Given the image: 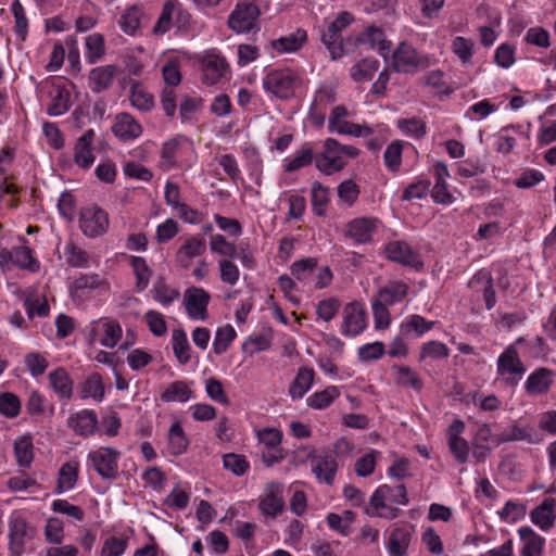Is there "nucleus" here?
Here are the masks:
<instances>
[{"label": "nucleus", "mask_w": 556, "mask_h": 556, "mask_svg": "<svg viewBox=\"0 0 556 556\" xmlns=\"http://www.w3.org/2000/svg\"><path fill=\"white\" fill-rule=\"evenodd\" d=\"M526 343V339L520 337L514 344H509L503 353L500 354L496 362L497 377L507 386L515 388L527 371L525 364L519 357L516 345Z\"/></svg>", "instance_id": "f257e3e1"}, {"label": "nucleus", "mask_w": 556, "mask_h": 556, "mask_svg": "<svg viewBox=\"0 0 556 556\" xmlns=\"http://www.w3.org/2000/svg\"><path fill=\"white\" fill-rule=\"evenodd\" d=\"M301 77L290 68L275 70L266 75L263 80L264 88L279 99H290L294 96L295 88L301 85Z\"/></svg>", "instance_id": "f03ea898"}, {"label": "nucleus", "mask_w": 556, "mask_h": 556, "mask_svg": "<svg viewBox=\"0 0 556 556\" xmlns=\"http://www.w3.org/2000/svg\"><path fill=\"white\" fill-rule=\"evenodd\" d=\"M78 224L81 232L93 239L108 232L110 217L106 211L93 204L80 208Z\"/></svg>", "instance_id": "7ed1b4c3"}, {"label": "nucleus", "mask_w": 556, "mask_h": 556, "mask_svg": "<svg viewBox=\"0 0 556 556\" xmlns=\"http://www.w3.org/2000/svg\"><path fill=\"white\" fill-rule=\"evenodd\" d=\"M353 15L346 11L338 14L321 35V41L328 49L331 59L337 60L344 54V43L341 33L352 23Z\"/></svg>", "instance_id": "20e7f679"}, {"label": "nucleus", "mask_w": 556, "mask_h": 556, "mask_svg": "<svg viewBox=\"0 0 556 556\" xmlns=\"http://www.w3.org/2000/svg\"><path fill=\"white\" fill-rule=\"evenodd\" d=\"M121 452L109 446H100L88 454V460L103 479L113 480L118 475Z\"/></svg>", "instance_id": "39448f33"}, {"label": "nucleus", "mask_w": 556, "mask_h": 556, "mask_svg": "<svg viewBox=\"0 0 556 556\" xmlns=\"http://www.w3.org/2000/svg\"><path fill=\"white\" fill-rule=\"evenodd\" d=\"M8 551L9 556H22L25 553L30 530L27 519L20 513H13L9 519Z\"/></svg>", "instance_id": "423d86ee"}, {"label": "nucleus", "mask_w": 556, "mask_h": 556, "mask_svg": "<svg viewBox=\"0 0 556 556\" xmlns=\"http://www.w3.org/2000/svg\"><path fill=\"white\" fill-rule=\"evenodd\" d=\"M123 330L118 321L111 318H101L91 324L89 343L99 342L105 348H115L122 339Z\"/></svg>", "instance_id": "0eeeda50"}, {"label": "nucleus", "mask_w": 556, "mask_h": 556, "mask_svg": "<svg viewBox=\"0 0 556 556\" xmlns=\"http://www.w3.org/2000/svg\"><path fill=\"white\" fill-rule=\"evenodd\" d=\"M260 8L253 2H239L228 18V26L237 34L250 33L256 27Z\"/></svg>", "instance_id": "6e6552de"}, {"label": "nucleus", "mask_w": 556, "mask_h": 556, "mask_svg": "<svg viewBox=\"0 0 556 556\" xmlns=\"http://www.w3.org/2000/svg\"><path fill=\"white\" fill-rule=\"evenodd\" d=\"M315 165L326 175L340 172L345 167L346 162L341 155L338 140L328 138L325 141L324 151L315 156Z\"/></svg>", "instance_id": "1a4fd4ad"}, {"label": "nucleus", "mask_w": 556, "mask_h": 556, "mask_svg": "<svg viewBox=\"0 0 556 556\" xmlns=\"http://www.w3.org/2000/svg\"><path fill=\"white\" fill-rule=\"evenodd\" d=\"M342 317L341 332L346 337H355L366 327V311L359 302L346 304Z\"/></svg>", "instance_id": "9d476101"}, {"label": "nucleus", "mask_w": 556, "mask_h": 556, "mask_svg": "<svg viewBox=\"0 0 556 556\" xmlns=\"http://www.w3.org/2000/svg\"><path fill=\"white\" fill-rule=\"evenodd\" d=\"M387 257L393 262L415 269L422 267L419 254L405 241H391L386 245Z\"/></svg>", "instance_id": "9b49d317"}, {"label": "nucleus", "mask_w": 556, "mask_h": 556, "mask_svg": "<svg viewBox=\"0 0 556 556\" xmlns=\"http://www.w3.org/2000/svg\"><path fill=\"white\" fill-rule=\"evenodd\" d=\"M419 66L417 51L412 46L401 42L392 54V70L397 73H414Z\"/></svg>", "instance_id": "f8f14e48"}, {"label": "nucleus", "mask_w": 556, "mask_h": 556, "mask_svg": "<svg viewBox=\"0 0 556 556\" xmlns=\"http://www.w3.org/2000/svg\"><path fill=\"white\" fill-rule=\"evenodd\" d=\"M384 502L391 504L407 505L408 497L404 484L391 486L388 484L380 485L370 497V505L374 508L384 507Z\"/></svg>", "instance_id": "ddd939ff"}, {"label": "nucleus", "mask_w": 556, "mask_h": 556, "mask_svg": "<svg viewBox=\"0 0 556 556\" xmlns=\"http://www.w3.org/2000/svg\"><path fill=\"white\" fill-rule=\"evenodd\" d=\"M112 131L122 141H132L142 135L143 128L130 113L122 112L116 114Z\"/></svg>", "instance_id": "4468645a"}, {"label": "nucleus", "mask_w": 556, "mask_h": 556, "mask_svg": "<svg viewBox=\"0 0 556 556\" xmlns=\"http://www.w3.org/2000/svg\"><path fill=\"white\" fill-rule=\"evenodd\" d=\"M208 294L201 288L190 287L184 293L187 314L192 319H205Z\"/></svg>", "instance_id": "2eb2a0df"}, {"label": "nucleus", "mask_w": 556, "mask_h": 556, "mask_svg": "<svg viewBox=\"0 0 556 556\" xmlns=\"http://www.w3.org/2000/svg\"><path fill=\"white\" fill-rule=\"evenodd\" d=\"M554 379V370L547 367L536 368L528 376L525 382V391L529 395L546 394L549 392Z\"/></svg>", "instance_id": "dca6fc26"}, {"label": "nucleus", "mask_w": 556, "mask_h": 556, "mask_svg": "<svg viewBox=\"0 0 556 556\" xmlns=\"http://www.w3.org/2000/svg\"><path fill=\"white\" fill-rule=\"evenodd\" d=\"M412 539L413 533L409 527H393L386 542V547L389 553V556H407Z\"/></svg>", "instance_id": "f3484780"}, {"label": "nucleus", "mask_w": 556, "mask_h": 556, "mask_svg": "<svg viewBox=\"0 0 556 556\" xmlns=\"http://www.w3.org/2000/svg\"><path fill=\"white\" fill-rule=\"evenodd\" d=\"M377 223L378 220L372 217L355 218L346 225L345 235L353 239L355 243H368L377 229Z\"/></svg>", "instance_id": "a211bd4d"}, {"label": "nucleus", "mask_w": 556, "mask_h": 556, "mask_svg": "<svg viewBox=\"0 0 556 556\" xmlns=\"http://www.w3.org/2000/svg\"><path fill=\"white\" fill-rule=\"evenodd\" d=\"M308 457H312V472L316 479L319 482L332 485L338 470L336 458L332 455L313 456V453H309Z\"/></svg>", "instance_id": "6ab92c4d"}, {"label": "nucleus", "mask_w": 556, "mask_h": 556, "mask_svg": "<svg viewBox=\"0 0 556 556\" xmlns=\"http://www.w3.org/2000/svg\"><path fill=\"white\" fill-rule=\"evenodd\" d=\"M285 507L282 488L279 483H269L265 489V496L260 502V509L264 515L276 517Z\"/></svg>", "instance_id": "aec40b11"}, {"label": "nucleus", "mask_w": 556, "mask_h": 556, "mask_svg": "<svg viewBox=\"0 0 556 556\" xmlns=\"http://www.w3.org/2000/svg\"><path fill=\"white\" fill-rule=\"evenodd\" d=\"M525 441L528 443H534L532 433L529 431L528 426L521 420H514L507 428L502 432L493 437L495 445L500 446L509 442Z\"/></svg>", "instance_id": "412c9836"}, {"label": "nucleus", "mask_w": 556, "mask_h": 556, "mask_svg": "<svg viewBox=\"0 0 556 556\" xmlns=\"http://www.w3.org/2000/svg\"><path fill=\"white\" fill-rule=\"evenodd\" d=\"M68 427L81 437H89L98 428V417L93 410L83 409L68 418Z\"/></svg>", "instance_id": "4be33fe9"}, {"label": "nucleus", "mask_w": 556, "mask_h": 556, "mask_svg": "<svg viewBox=\"0 0 556 556\" xmlns=\"http://www.w3.org/2000/svg\"><path fill=\"white\" fill-rule=\"evenodd\" d=\"M94 140V131L88 129L81 137L78 138L74 148V161L76 165L81 168H89L93 162L94 156L92 153V143Z\"/></svg>", "instance_id": "5701e85b"}, {"label": "nucleus", "mask_w": 556, "mask_h": 556, "mask_svg": "<svg viewBox=\"0 0 556 556\" xmlns=\"http://www.w3.org/2000/svg\"><path fill=\"white\" fill-rule=\"evenodd\" d=\"M307 42V33L303 28H298L295 31L280 37L278 39H274L270 41L271 48L278 52L282 53H293L301 50L304 45Z\"/></svg>", "instance_id": "b1692460"}, {"label": "nucleus", "mask_w": 556, "mask_h": 556, "mask_svg": "<svg viewBox=\"0 0 556 556\" xmlns=\"http://www.w3.org/2000/svg\"><path fill=\"white\" fill-rule=\"evenodd\" d=\"M117 74V66L113 64L98 66L89 72V87L93 92H102L111 87Z\"/></svg>", "instance_id": "393cba45"}, {"label": "nucleus", "mask_w": 556, "mask_h": 556, "mask_svg": "<svg viewBox=\"0 0 556 556\" xmlns=\"http://www.w3.org/2000/svg\"><path fill=\"white\" fill-rule=\"evenodd\" d=\"M205 250L206 242L203 238L190 237L178 249L176 260L184 268H188L192 260L202 255Z\"/></svg>", "instance_id": "a878e982"}, {"label": "nucleus", "mask_w": 556, "mask_h": 556, "mask_svg": "<svg viewBox=\"0 0 556 556\" xmlns=\"http://www.w3.org/2000/svg\"><path fill=\"white\" fill-rule=\"evenodd\" d=\"M555 506V498H545L539 506L532 509L530 514L531 521L544 531L551 529L556 519Z\"/></svg>", "instance_id": "bb28decb"}, {"label": "nucleus", "mask_w": 556, "mask_h": 556, "mask_svg": "<svg viewBox=\"0 0 556 556\" xmlns=\"http://www.w3.org/2000/svg\"><path fill=\"white\" fill-rule=\"evenodd\" d=\"M180 18L184 15L180 3L177 0H166L162 7L161 14L152 29L154 35H164L172 28L173 17Z\"/></svg>", "instance_id": "cd10ccee"}, {"label": "nucleus", "mask_w": 556, "mask_h": 556, "mask_svg": "<svg viewBox=\"0 0 556 556\" xmlns=\"http://www.w3.org/2000/svg\"><path fill=\"white\" fill-rule=\"evenodd\" d=\"M408 290L409 287L404 281H389L384 287L379 289L375 300L389 306L402 302L407 296Z\"/></svg>", "instance_id": "c85d7f7f"}, {"label": "nucleus", "mask_w": 556, "mask_h": 556, "mask_svg": "<svg viewBox=\"0 0 556 556\" xmlns=\"http://www.w3.org/2000/svg\"><path fill=\"white\" fill-rule=\"evenodd\" d=\"M79 463L77 460H68L64 463L58 472V481L54 492L62 494L73 490L78 481Z\"/></svg>", "instance_id": "c756f323"}, {"label": "nucleus", "mask_w": 556, "mask_h": 556, "mask_svg": "<svg viewBox=\"0 0 556 556\" xmlns=\"http://www.w3.org/2000/svg\"><path fill=\"white\" fill-rule=\"evenodd\" d=\"M362 42H368L371 49L378 50L384 56L391 47V42L386 39L383 30L376 26L367 27L362 34L354 38L355 45Z\"/></svg>", "instance_id": "7c9ffc66"}, {"label": "nucleus", "mask_w": 556, "mask_h": 556, "mask_svg": "<svg viewBox=\"0 0 556 556\" xmlns=\"http://www.w3.org/2000/svg\"><path fill=\"white\" fill-rule=\"evenodd\" d=\"M49 93L51 96V103L48 106L49 115L59 116L70 110V92L64 86L51 83Z\"/></svg>", "instance_id": "2f4dec72"}, {"label": "nucleus", "mask_w": 556, "mask_h": 556, "mask_svg": "<svg viewBox=\"0 0 556 556\" xmlns=\"http://www.w3.org/2000/svg\"><path fill=\"white\" fill-rule=\"evenodd\" d=\"M79 396L83 400L93 399L101 402L105 396V388L102 377L98 372L90 374L79 386Z\"/></svg>", "instance_id": "473e14b6"}, {"label": "nucleus", "mask_w": 556, "mask_h": 556, "mask_svg": "<svg viewBox=\"0 0 556 556\" xmlns=\"http://www.w3.org/2000/svg\"><path fill=\"white\" fill-rule=\"evenodd\" d=\"M315 378L313 368L300 367L295 378L289 388V395L293 399H302L305 393L311 389Z\"/></svg>", "instance_id": "72a5a7b5"}, {"label": "nucleus", "mask_w": 556, "mask_h": 556, "mask_svg": "<svg viewBox=\"0 0 556 556\" xmlns=\"http://www.w3.org/2000/svg\"><path fill=\"white\" fill-rule=\"evenodd\" d=\"M143 18L142 7L134 4L122 13L118 25L125 34L134 36L140 29Z\"/></svg>", "instance_id": "f704fd0d"}, {"label": "nucleus", "mask_w": 556, "mask_h": 556, "mask_svg": "<svg viewBox=\"0 0 556 556\" xmlns=\"http://www.w3.org/2000/svg\"><path fill=\"white\" fill-rule=\"evenodd\" d=\"M49 382L53 391L60 399H71L73 395V380L68 372L59 367L51 371L48 376Z\"/></svg>", "instance_id": "c9c22d12"}, {"label": "nucleus", "mask_w": 556, "mask_h": 556, "mask_svg": "<svg viewBox=\"0 0 556 556\" xmlns=\"http://www.w3.org/2000/svg\"><path fill=\"white\" fill-rule=\"evenodd\" d=\"M520 539L523 541L521 556H542L545 540L536 534L530 527H521L518 530Z\"/></svg>", "instance_id": "e433bc0d"}, {"label": "nucleus", "mask_w": 556, "mask_h": 556, "mask_svg": "<svg viewBox=\"0 0 556 556\" xmlns=\"http://www.w3.org/2000/svg\"><path fill=\"white\" fill-rule=\"evenodd\" d=\"M129 101L134 108L141 112H149L154 108V97L140 81L131 84Z\"/></svg>", "instance_id": "4c0bfd02"}, {"label": "nucleus", "mask_w": 556, "mask_h": 556, "mask_svg": "<svg viewBox=\"0 0 556 556\" xmlns=\"http://www.w3.org/2000/svg\"><path fill=\"white\" fill-rule=\"evenodd\" d=\"M130 266L136 277L135 289L137 292H142L149 286L152 277V269L149 267L147 261L141 256H130Z\"/></svg>", "instance_id": "58836bf2"}, {"label": "nucleus", "mask_w": 556, "mask_h": 556, "mask_svg": "<svg viewBox=\"0 0 556 556\" xmlns=\"http://www.w3.org/2000/svg\"><path fill=\"white\" fill-rule=\"evenodd\" d=\"M378 70L379 61L374 58H366L351 67V77L355 83L369 81Z\"/></svg>", "instance_id": "ea45409f"}, {"label": "nucleus", "mask_w": 556, "mask_h": 556, "mask_svg": "<svg viewBox=\"0 0 556 556\" xmlns=\"http://www.w3.org/2000/svg\"><path fill=\"white\" fill-rule=\"evenodd\" d=\"M85 56L89 64H94L105 55V40L102 34L94 33L85 40Z\"/></svg>", "instance_id": "a19ab883"}, {"label": "nucleus", "mask_w": 556, "mask_h": 556, "mask_svg": "<svg viewBox=\"0 0 556 556\" xmlns=\"http://www.w3.org/2000/svg\"><path fill=\"white\" fill-rule=\"evenodd\" d=\"M162 77L166 85L165 88H173L180 85L182 79L180 60L176 56H169L165 60L162 70Z\"/></svg>", "instance_id": "79ce46f5"}, {"label": "nucleus", "mask_w": 556, "mask_h": 556, "mask_svg": "<svg viewBox=\"0 0 556 556\" xmlns=\"http://www.w3.org/2000/svg\"><path fill=\"white\" fill-rule=\"evenodd\" d=\"M172 348L175 357L180 364H187L191 358V349L186 332L182 329H174L172 332Z\"/></svg>", "instance_id": "37998d69"}, {"label": "nucleus", "mask_w": 556, "mask_h": 556, "mask_svg": "<svg viewBox=\"0 0 556 556\" xmlns=\"http://www.w3.org/2000/svg\"><path fill=\"white\" fill-rule=\"evenodd\" d=\"M392 370L396 374L395 382L403 388L420 391L424 387L421 379L408 366L394 365Z\"/></svg>", "instance_id": "c03bdc74"}, {"label": "nucleus", "mask_w": 556, "mask_h": 556, "mask_svg": "<svg viewBox=\"0 0 556 556\" xmlns=\"http://www.w3.org/2000/svg\"><path fill=\"white\" fill-rule=\"evenodd\" d=\"M193 396V392L184 381L172 382L161 394L163 402H187Z\"/></svg>", "instance_id": "a18cd8bd"}, {"label": "nucleus", "mask_w": 556, "mask_h": 556, "mask_svg": "<svg viewBox=\"0 0 556 556\" xmlns=\"http://www.w3.org/2000/svg\"><path fill=\"white\" fill-rule=\"evenodd\" d=\"M317 266L318 260L316 257L299 260L290 267L291 276L300 282H307L317 269Z\"/></svg>", "instance_id": "49530a36"}, {"label": "nucleus", "mask_w": 556, "mask_h": 556, "mask_svg": "<svg viewBox=\"0 0 556 556\" xmlns=\"http://www.w3.org/2000/svg\"><path fill=\"white\" fill-rule=\"evenodd\" d=\"M340 390L336 386H329L323 391H317L307 399V405L314 409L327 408L337 397Z\"/></svg>", "instance_id": "de8ad7c7"}, {"label": "nucleus", "mask_w": 556, "mask_h": 556, "mask_svg": "<svg viewBox=\"0 0 556 556\" xmlns=\"http://www.w3.org/2000/svg\"><path fill=\"white\" fill-rule=\"evenodd\" d=\"M12 266L35 273L39 269V262L34 258L30 248L25 245L14 247Z\"/></svg>", "instance_id": "09e8293b"}, {"label": "nucleus", "mask_w": 556, "mask_h": 556, "mask_svg": "<svg viewBox=\"0 0 556 556\" xmlns=\"http://www.w3.org/2000/svg\"><path fill=\"white\" fill-rule=\"evenodd\" d=\"M188 439L179 422H174L168 431V448L172 455H180L188 447Z\"/></svg>", "instance_id": "8fccbe9b"}, {"label": "nucleus", "mask_w": 556, "mask_h": 556, "mask_svg": "<svg viewBox=\"0 0 556 556\" xmlns=\"http://www.w3.org/2000/svg\"><path fill=\"white\" fill-rule=\"evenodd\" d=\"M43 535L47 543L60 545L64 541V522L58 517H49L43 528Z\"/></svg>", "instance_id": "3c124183"}, {"label": "nucleus", "mask_w": 556, "mask_h": 556, "mask_svg": "<svg viewBox=\"0 0 556 556\" xmlns=\"http://www.w3.org/2000/svg\"><path fill=\"white\" fill-rule=\"evenodd\" d=\"M450 355V349L446 344L432 340L422 344L419 353V362H424L426 358L441 359L447 358Z\"/></svg>", "instance_id": "603ef678"}, {"label": "nucleus", "mask_w": 556, "mask_h": 556, "mask_svg": "<svg viewBox=\"0 0 556 556\" xmlns=\"http://www.w3.org/2000/svg\"><path fill=\"white\" fill-rule=\"evenodd\" d=\"M103 286H108L106 281L100 277L98 274H83L71 285L72 292H79L84 290H93L101 288Z\"/></svg>", "instance_id": "864d4df0"}, {"label": "nucleus", "mask_w": 556, "mask_h": 556, "mask_svg": "<svg viewBox=\"0 0 556 556\" xmlns=\"http://www.w3.org/2000/svg\"><path fill=\"white\" fill-rule=\"evenodd\" d=\"M153 298L163 305H169L179 298V291L170 287L162 278L157 279L153 287Z\"/></svg>", "instance_id": "5fc2aeb1"}, {"label": "nucleus", "mask_w": 556, "mask_h": 556, "mask_svg": "<svg viewBox=\"0 0 556 556\" xmlns=\"http://www.w3.org/2000/svg\"><path fill=\"white\" fill-rule=\"evenodd\" d=\"M223 466L237 477L243 476L250 469V464L245 456L235 453L223 455Z\"/></svg>", "instance_id": "6e6d98bb"}, {"label": "nucleus", "mask_w": 556, "mask_h": 556, "mask_svg": "<svg viewBox=\"0 0 556 556\" xmlns=\"http://www.w3.org/2000/svg\"><path fill=\"white\" fill-rule=\"evenodd\" d=\"M128 547V538L109 536L104 540L100 556H122Z\"/></svg>", "instance_id": "4d7b16f0"}, {"label": "nucleus", "mask_w": 556, "mask_h": 556, "mask_svg": "<svg viewBox=\"0 0 556 556\" xmlns=\"http://www.w3.org/2000/svg\"><path fill=\"white\" fill-rule=\"evenodd\" d=\"M403 143L400 140L391 142L383 154L384 164L391 172H397L402 165Z\"/></svg>", "instance_id": "13d9d810"}, {"label": "nucleus", "mask_w": 556, "mask_h": 556, "mask_svg": "<svg viewBox=\"0 0 556 556\" xmlns=\"http://www.w3.org/2000/svg\"><path fill=\"white\" fill-rule=\"evenodd\" d=\"M64 253L67 264L72 267H87L89 264L88 253L73 242L65 245Z\"/></svg>", "instance_id": "bf43d9fd"}, {"label": "nucleus", "mask_w": 556, "mask_h": 556, "mask_svg": "<svg viewBox=\"0 0 556 556\" xmlns=\"http://www.w3.org/2000/svg\"><path fill=\"white\" fill-rule=\"evenodd\" d=\"M237 333L231 325H226L216 330L215 340L213 343L214 352L223 354L227 351L228 346L235 340Z\"/></svg>", "instance_id": "052dcab7"}, {"label": "nucleus", "mask_w": 556, "mask_h": 556, "mask_svg": "<svg viewBox=\"0 0 556 556\" xmlns=\"http://www.w3.org/2000/svg\"><path fill=\"white\" fill-rule=\"evenodd\" d=\"M329 201V189L320 182H314L312 187V206L316 215L323 216Z\"/></svg>", "instance_id": "680f3d73"}, {"label": "nucleus", "mask_w": 556, "mask_h": 556, "mask_svg": "<svg viewBox=\"0 0 556 556\" xmlns=\"http://www.w3.org/2000/svg\"><path fill=\"white\" fill-rule=\"evenodd\" d=\"M17 464L21 467H29L34 459L33 442L30 438L20 439L14 446Z\"/></svg>", "instance_id": "e2e57ef3"}, {"label": "nucleus", "mask_w": 556, "mask_h": 556, "mask_svg": "<svg viewBox=\"0 0 556 556\" xmlns=\"http://www.w3.org/2000/svg\"><path fill=\"white\" fill-rule=\"evenodd\" d=\"M475 43L471 39L457 36L452 41V51L458 56L463 64L470 62Z\"/></svg>", "instance_id": "0e129e2a"}, {"label": "nucleus", "mask_w": 556, "mask_h": 556, "mask_svg": "<svg viewBox=\"0 0 556 556\" xmlns=\"http://www.w3.org/2000/svg\"><path fill=\"white\" fill-rule=\"evenodd\" d=\"M313 160H315L313 149L311 147H303L301 150L296 151L294 157L285 165V170L287 173L299 170L312 164Z\"/></svg>", "instance_id": "69168bd1"}, {"label": "nucleus", "mask_w": 556, "mask_h": 556, "mask_svg": "<svg viewBox=\"0 0 556 556\" xmlns=\"http://www.w3.org/2000/svg\"><path fill=\"white\" fill-rule=\"evenodd\" d=\"M341 303L337 298H328L318 302L316 314L321 320L329 323L340 309Z\"/></svg>", "instance_id": "338daca9"}, {"label": "nucleus", "mask_w": 556, "mask_h": 556, "mask_svg": "<svg viewBox=\"0 0 556 556\" xmlns=\"http://www.w3.org/2000/svg\"><path fill=\"white\" fill-rule=\"evenodd\" d=\"M189 500V494L185 490L175 486L163 500V505L170 509L182 510L188 506Z\"/></svg>", "instance_id": "774afa93"}]
</instances>
